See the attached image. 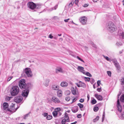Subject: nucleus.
<instances>
[{
    "mask_svg": "<svg viewBox=\"0 0 124 124\" xmlns=\"http://www.w3.org/2000/svg\"><path fill=\"white\" fill-rule=\"evenodd\" d=\"M70 93V92L69 90H67L65 92V94L66 95H69Z\"/></svg>",
    "mask_w": 124,
    "mask_h": 124,
    "instance_id": "7c9ffc66",
    "label": "nucleus"
},
{
    "mask_svg": "<svg viewBox=\"0 0 124 124\" xmlns=\"http://www.w3.org/2000/svg\"><path fill=\"white\" fill-rule=\"evenodd\" d=\"M70 20V19L68 18L66 19H64V21L65 22H68V21Z\"/></svg>",
    "mask_w": 124,
    "mask_h": 124,
    "instance_id": "0e129e2a",
    "label": "nucleus"
},
{
    "mask_svg": "<svg viewBox=\"0 0 124 124\" xmlns=\"http://www.w3.org/2000/svg\"><path fill=\"white\" fill-rule=\"evenodd\" d=\"M57 95L59 97H61L62 95V91L60 90H59L57 92Z\"/></svg>",
    "mask_w": 124,
    "mask_h": 124,
    "instance_id": "aec40b11",
    "label": "nucleus"
},
{
    "mask_svg": "<svg viewBox=\"0 0 124 124\" xmlns=\"http://www.w3.org/2000/svg\"><path fill=\"white\" fill-rule=\"evenodd\" d=\"M68 83L64 81L62 82L61 84V86L63 87H65L68 85Z\"/></svg>",
    "mask_w": 124,
    "mask_h": 124,
    "instance_id": "2eb2a0df",
    "label": "nucleus"
},
{
    "mask_svg": "<svg viewBox=\"0 0 124 124\" xmlns=\"http://www.w3.org/2000/svg\"><path fill=\"white\" fill-rule=\"evenodd\" d=\"M97 84L98 86H100V84H101V81L100 80H98L97 81Z\"/></svg>",
    "mask_w": 124,
    "mask_h": 124,
    "instance_id": "6e6d98bb",
    "label": "nucleus"
},
{
    "mask_svg": "<svg viewBox=\"0 0 124 124\" xmlns=\"http://www.w3.org/2000/svg\"><path fill=\"white\" fill-rule=\"evenodd\" d=\"M77 58L79 60L82 61V62H83L84 63L85 62L83 60H82L81 58H79V57H78V56H77Z\"/></svg>",
    "mask_w": 124,
    "mask_h": 124,
    "instance_id": "49530a36",
    "label": "nucleus"
},
{
    "mask_svg": "<svg viewBox=\"0 0 124 124\" xmlns=\"http://www.w3.org/2000/svg\"><path fill=\"white\" fill-rule=\"evenodd\" d=\"M64 117L67 120L66 121L67 122H69L70 121L69 117L68 116V114L66 113L65 112V114Z\"/></svg>",
    "mask_w": 124,
    "mask_h": 124,
    "instance_id": "5701e85b",
    "label": "nucleus"
},
{
    "mask_svg": "<svg viewBox=\"0 0 124 124\" xmlns=\"http://www.w3.org/2000/svg\"><path fill=\"white\" fill-rule=\"evenodd\" d=\"M29 88H26L23 89L24 90L23 91L21 94L23 96L25 97H27L29 92Z\"/></svg>",
    "mask_w": 124,
    "mask_h": 124,
    "instance_id": "0eeeda50",
    "label": "nucleus"
},
{
    "mask_svg": "<svg viewBox=\"0 0 124 124\" xmlns=\"http://www.w3.org/2000/svg\"><path fill=\"white\" fill-rule=\"evenodd\" d=\"M85 81H89L90 80V78L89 77H85Z\"/></svg>",
    "mask_w": 124,
    "mask_h": 124,
    "instance_id": "473e14b6",
    "label": "nucleus"
},
{
    "mask_svg": "<svg viewBox=\"0 0 124 124\" xmlns=\"http://www.w3.org/2000/svg\"><path fill=\"white\" fill-rule=\"evenodd\" d=\"M87 17L85 16H83L79 18V20L82 25H85L87 24Z\"/></svg>",
    "mask_w": 124,
    "mask_h": 124,
    "instance_id": "423d86ee",
    "label": "nucleus"
},
{
    "mask_svg": "<svg viewBox=\"0 0 124 124\" xmlns=\"http://www.w3.org/2000/svg\"><path fill=\"white\" fill-rule=\"evenodd\" d=\"M97 91L98 92H100L101 91V88H98L97 90Z\"/></svg>",
    "mask_w": 124,
    "mask_h": 124,
    "instance_id": "bf43d9fd",
    "label": "nucleus"
},
{
    "mask_svg": "<svg viewBox=\"0 0 124 124\" xmlns=\"http://www.w3.org/2000/svg\"><path fill=\"white\" fill-rule=\"evenodd\" d=\"M71 92L72 94L74 95H75L76 94V90L73 88Z\"/></svg>",
    "mask_w": 124,
    "mask_h": 124,
    "instance_id": "2f4dec72",
    "label": "nucleus"
},
{
    "mask_svg": "<svg viewBox=\"0 0 124 124\" xmlns=\"http://www.w3.org/2000/svg\"><path fill=\"white\" fill-rule=\"evenodd\" d=\"M99 108L97 107H94L93 108V110L95 112L99 110Z\"/></svg>",
    "mask_w": 124,
    "mask_h": 124,
    "instance_id": "e433bc0d",
    "label": "nucleus"
},
{
    "mask_svg": "<svg viewBox=\"0 0 124 124\" xmlns=\"http://www.w3.org/2000/svg\"><path fill=\"white\" fill-rule=\"evenodd\" d=\"M85 74L89 77H91L92 76V75L88 72H87L86 73L85 72Z\"/></svg>",
    "mask_w": 124,
    "mask_h": 124,
    "instance_id": "58836bf2",
    "label": "nucleus"
},
{
    "mask_svg": "<svg viewBox=\"0 0 124 124\" xmlns=\"http://www.w3.org/2000/svg\"><path fill=\"white\" fill-rule=\"evenodd\" d=\"M74 3V2L73 3H72V2H71L69 4L68 6L69 7H72V6H73V4Z\"/></svg>",
    "mask_w": 124,
    "mask_h": 124,
    "instance_id": "09e8293b",
    "label": "nucleus"
},
{
    "mask_svg": "<svg viewBox=\"0 0 124 124\" xmlns=\"http://www.w3.org/2000/svg\"><path fill=\"white\" fill-rule=\"evenodd\" d=\"M78 70L84 74H85V71L84 70V68L82 67L79 66L77 68Z\"/></svg>",
    "mask_w": 124,
    "mask_h": 124,
    "instance_id": "f8f14e48",
    "label": "nucleus"
},
{
    "mask_svg": "<svg viewBox=\"0 0 124 124\" xmlns=\"http://www.w3.org/2000/svg\"><path fill=\"white\" fill-rule=\"evenodd\" d=\"M120 100L121 101L124 102V94L121 96Z\"/></svg>",
    "mask_w": 124,
    "mask_h": 124,
    "instance_id": "c85d7f7f",
    "label": "nucleus"
},
{
    "mask_svg": "<svg viewBox=\"0 0 124 124\" xmlns=\"http://www.w3.org/2000/svg\"><path fill=\"white\" fill-rule=\"evenodd\" d=\"M81 87H82L83 88L85 87V83H83L82 82H81Z\"/></svg>",
    "mask_w": 124,
    "mask_h": 124,
    "instance_id": "ea45409f",
    "label": "nucleus"
},
{
    "mask_svg": "<svg viewBox=\"0 0 124 124\" xmlns=\"http://www.w3.org/2000/svg\"><path fill=\"white\" fill-rule=\"evenodd\" d=\"M81 82L80 81L78 83H76V84L78 87H81Z\"/></svg>",
    "mask_w": 124,
    "mask_h": 124,
    "instance_id": "cd10ccee",
    "label": "nucleus"
},
{
    "mask_svg": "<svg viewBox=\"0 0 124 124\" xmlns=\"http://www.w3.org/2000/svg\"><path fill=\"white\" fill-rule=\"evenodd\" d=\"M12 98V97H9L8 96H7L5 99V100L6 101H8L10 100V99Z\"/></svg>",
    "mask_w": 124,
    "mask_h": 124,
    "instance_id": "a878e982",
    "label": "nucleus"
},
{
    "mask_svg": "<svg viewBox=\"0 0 124 124\" xmlns=\"http://www.w3.org/2000/svg\"><path fill=\"white\" fill-rule=\"evenodd\" d=\"M57 113V115L58 116H60L62 114V113L60 112L59 111H58Z\"/></svg>",
    "mask_w": 124,
    "mask_h": 124,
    "instance_id": "4d7b16f0",
    "label": "nucleus"
},
{
    "mask_svg": "<svg viewBox=\"0 0 124 124\" xmlns=\"http://www.w3.org/2000/svg\"><path fill=\"white\" fill-rule=\"evenodd\" d=\"M107 27L108 29L111 32L115 31L116 29V26L112 22H110L108 23Z\"/></svg>",
    "mask_w": 124,
    "mask_h": 124,
    "instance_id": "7ed1b4c3",
    "label": "nucleus"
},
{
    "mask_svg": "<svg viewBox=\"0 0 124 124\" xmlns=\"http://www.w3.org/2000/svg\"><path fill=\"white\" fill-rule=\"evenodd\" d=\"M52 100L55 103H59L60 102L59 99L55 96H53L52 97Z\"/></svg>",
    "mask_w": 124,
    "mask_h": 124,
    "instance_id": "9b49d317",
    "label": "nucleus"
},
{
    "mask_svg": "<svg viewBox=\"0 0 124 124\" xmlns=\"http://www.w3.org/2000/svg\"><path fill=\"white\" fill-rule=\"evenodd\" d=\"M107 73L109 76V77L111 76V73L110 71H108L107 72Z\"/></svg>",
    "mask_w": 124,
    "mask_h": 124,
    "instance_id": "de8ad7c7",
    "label": "nucleus"
},
{
    "mask_svg": "<svg viewBox=\"0 0 124 124\" xmlns=\"http://www.w3.org/2000/svg\"><path fill=\"white\" fill-rule=\"evenodd\" d=\"M49 82V79H46L44 82V85L46 86H47L48 85Z\"/></svg>",
    "mask_w": 124,
    "mask_h": 124,
    "instance_id": "412c9836",
    "label": "nucleus"
},
{
    "mask_svg": "<svg viewBox=\"0 0 124 124\" xmlns=\"http://www.w3.org/2000/svg\"><path fill=\"white\" fill-rule=\"evenodd\" d=\"M116 45L118 46H120L122 45V44L121 43L117 42L116 44Z\"/></svg>",
    "mask_w": 124,
    "mask_h": 124,
    "instance_id": "a19ab883",
    "label": "nucleus"
},
{
    "mask_svg": "<svg viewBox=\"0 0 124 124\" xmlns=\"http://www.w3.org/2000/svg\"><path fill=\"white\" fill-rule=\"evenodd\" d=\"M105 118V116H102V122L104 120Z\"/></svg>",
    "mask_w": 124,
    "mask_h": 124,
    "instance_id": "774afa93",
    "label": "nucleus"
},
{
    "mask_svg": "<svg viewBox=\"0 0 124 124\" xmlns=\"http://www.w3.org/2000/svg\"><path fill=\"white\" fill-rule=\"evenodd\" d=\"M27 5L28 8L31 10L34 9L36 7V4L32 2H28Z\"/></svg>",
    "mask_w": 124,
    "mask_h": 124,
    "instance_id": "39448f33",
    "label": "nucleus"
},
{
    "mask_svg": "<svg viewBox=\"0 0 124 124\" xmlns=\"http://www.w3.org/2000/svg\"><path fill=\"white\" fill-rule=\"evenodd\" d=\"M81 117V114H79L77 116V117L78 118H80Z\"/></svg>",
    "mask_w": 124,
    "mask_h": 124,
    "instance_id": "052dcab7",
    "label": "nucleus"
},
{
    "mask_svg": "<svg viewBox=\"0 0 124 124\" xmlns=\"http://www.w3.org/2000/svg\"><path fill=\"white\" fill-rule=\"evenodd\" d=\"M99 116H97L96 118V119L98 121L99 119Z\"/></svg>",
    "mask_w": 124,
    "mask_h": 124,
    "instance_id": "338daca9",
    "label": "nucleus"
},
{
    "mask_svg": "<svg viewBox=\"0 0 124 124\" xmlns=\"http://www.w3.org/2000/svg\"><path fill=\"white\" fill-rule=\"evenodd\" d=\"M57 6H58L57 5H56L54 7V8L53 7V8H50L49 9H48L47 10L48 11L50 12V11H52L54 9V10H56L57 8Z\"/></svg>",
    "mask_w": 124,
    "mask_h": 124,
    "instance_id": "b1692460",
    "label": "nucleus"
},
{
    "mask_svg": "<svg viewBox=\"0 0 124 124\" xmlns=\"http://www.w3.org/2000/svg\"><path fill=\"white\" fill-rule=\"evenodd\" d=\"M88 5H89L88 4H84V5L83 6L84 7H88Z\"/></svg>",
    "mask_w": 124,
    "mask_h": 124,
    "instance_id": "e2e57ef3",
    "label": "nucleus"
},
{
    "mask_svg": "<svg viewBox=\"0 0 124 124\" xmlns=\"http://www.w3.org/2000/svg\"><path fill=\"white\" fill-rule=\"evenodd\" d=\"M49 37L50 39H52L53 38V36L51 34L49 35Z\"/></svg>",
    "mask_w": 124,
    "mask_h": 124,
    "instance_id": "680f3d73",
    "label": "nucleus"
},
{
    "mask_svg": "<svg viewBox=\"0 0 124 124\" xmlns=\"http://www.w3.org/2000/svg\"><path fill=\"white\" fill-rule=\"evenodd\" d=\"M52 88L54 90H57L59 88V86L58 85H52Z\"/></svg>",
    "mask_w": 124,
    "mask_h": 124,
    "instance_id": "a211bd4d",
    "label": "nucleus"
},
{
    "mask_svg": "<svg viewBox=\"0 0 124 124\" xmlns=\"http://www.w3.org/2000/svg\"><path fill=\"white\" fill-rule=\"evenodd\" d=\"M13 77V76H11L8 78L7 79V81H10L12 78Z\"/></svg>",
    "mask_w": 124,
    "mask_h": 124,
    "instance_id": "603ef678",
    "label": "nucleus"
},
{
    "mask_svg": "<svg viewBox=\"0 0 124 124\" xmlns=\"http://www.w3.org/2000/svg\"><path fill=\"white\" fill-rule=\"evenodd\" d=\"M27 76L29 77H31L32 76L31 71L30 68H26L24 71Z\"/></svg>",
    "mask_w": 124,
    "mask_h": 124,
    "instance_id": "20e7f679",
    "label": "nucleus"
},
{
    "mask_svg": "<svg viewBox=\"0 0 124 124\" xmlns=\"http://www.w3.org/2000/svg\"><path fill=\"white\" fill-rule=\"evenodd\" d=\"M70 99V97L69 96H67L65 97V100L67 101H69Z\"/></svg>",
    "mask_w": 124,
    "mask_h": 124,
    "instance_id": "37998d69",
    "label": "nucleus"
},
{
    "mask_svg": "<svg viewBox=\"0 0 124 124\" xmlns=\"http://www.w3.org/2000/svg\"><path fill=\"white\" fill-rule=\"evenodd\" d=\"M23 99V97L21 96L15 97L14 98V101L18 103L20 102Z\"/></svg>",
    "mask_w": 124,
    "mask_h": 124,
    "instance_id": "1a4fd4ad",
    "label": "nucleus"
},
{
    "mask_svg": "<svg viewBox=\"0 0 124 124\" xmlns=\"http://www.w3.org/2000/svg\"><path fill=\"white\" fill-rule=\"evenodd\" d=\"M8 104L7 103H4L3 105V109L6 111H8L10 112H12V110H11L10 109L8 108Z\"/></svg>",
    "mask_w": 124,
    "mask_h": 124,
    "instance_id": "6e6552de",
    "label": "nucleus"
},
{
    "mask_svg": "<svg viewBox=\"0 0 124 124\" xmlns=\"http://www.w3.org/2000/svg\"><path fill=\"white\" fill-rule=\"evenodd\" d=\"M121 85H124V78H122L121 79Z\"/></svg>",
    "mask_w": 124,
    "mask_h": 124,
    "instance_id": "4c0bfd02",
    "label": "nucleus"
},
{
    "mask_svg": "<svg viewBox=\"0 0 124 124\" xmlns=\"http://www.w3.org/2000/svg\"><path fill=\"white\" fill-rule=\"evenodd\" d=\"M78 105L79 106L80 108H82L83 107V105L80 103H78Z\"/></svg>",
    "mask_w": 124,
    "mask_h": 124,
    "instance_id": "f704fd0d",
    "label": "nucleus"
},
{
    "mask_svg": "<svg viewBox=\"0 0 124 124\" xmlns=\"http://www.w3.org/2000/svg\"><path fill=\"white\" fill-rule=\"evenodd\" d=\"M91 44L92 45V46L93 47L95 48H97L96 45L93 43V42H91Z\"/></svg>",
    "mask_w": 124,
    "mask_h": 124,
    "instance_id": "79ce46f5",
    "label": "nucleus"
},
{
    "mask_svg": "<svg viewBox=\"0 0 124 124\" xmlns=\"http://www.w3.org/2000/svg\"><path fill=\"white\" fill-rule=\"evenodd\" d=\"M84 99H80L79 101L81 103H82L84 102Z\"/></svg>",
    "mask_w": 124,
    "mask_h": 124,
    "instance_id": "5fc2aeb1",
    "label": "nucleus"
},
{
    "mask_svg": "<svg viewBox=\"0 0 124 124\" xmlns=\"http://www.w3.org/2000/svg\"><path fill=\"white\" fill-rule=\"evenodd\" d=\"M118 35L120 38L123 39L124 37V33L121 30H119L118 32Z\"/></svg>",
    "mask_w": 124,
    "mask_h": 124,
    "instance_id": "9d476101",
    "label": "nucleus"
},
{
    "mask_svg": "<svg viewBox=\"0 0 124 124\" xmlns=\"http://www.w3.org/2000/svg\"><path fill=\"white\" fill-rule=\"evenodd\" d=\"M42 115L44 117H46L48 115V113H44L42 114Z\"/></svg>",
    "mask_w": 124,
    "mask_h": 124,
    "instance_id": "3c124183",
    "label": "nucleus"
},
{
    "mask_svg": "<svg viewBox=\"0 0 124 124\" xmlns=\"http://www.w3.org/2000/svg\"><path fill=\"white\" fill-rule=\"evenodd\" d=\"M78 107L77 106L74 107L72 109V110L74 113L78 111Z\"/></svg>",
    "mask_w": 124,
    "mask_h": 124,
    "instance_id": "6ab92c4d",
    "label": "nucleus"
},
{
    "mask_svg": "<svg viewBox=\"0 0 124 124\" xmlns=\"http://www.w3.org/2000/svg\"><path fill=\"white\" fill-rule=\"evenodd\" d=\"M57 112L56 111H54L53 112V115L55 117H56L57 116Z\"/></svg>",
    "mask_w": 124,
    "mask_h": 124,
    "instance_id": "393cba45",
    "label": "nucleus"
},
{
    "mask_svg": "<svg viewBox=\"0 0 124 124\" xmlns=\"http://www.w3.org/2000/svg\"><path fill=\"white\" fill-rule=\"evenodd\" d=\"M52 116L51 115H47L46 117V119L47 120H50L52 118Z\"/></svg>",
    "mask_w": 124,
    "mask_h": 124,
    "instance_id": "bb28decb",
    "label": "nucleus"
},
{
    "mask_svg": "<svg viewBox=\"0 0 124 124\" xmlns=\"http://www.w3.org/2000/svg\"><path fill=\"white\" fill-rule=\"evenodd\" d=\"M116 68L117 70H119L120 69V67L119 63L117 62V63L114 65Z\"/></svg>",
    "mask_w": 124,
    "mask_h": 124,
    "instance_id": "4be33fe9",
    "label": "nucleus"
},
{
    "mask_svg": "<svg viewBox=\"0 0 124 124\" xmlns=\"http://www.w3.org/2000/svg\"><path fill=\"white\" fill-rule=\"evenodd\" d=\"M117 105L118 110L120 112H121L122 111L121 107L120 104L119 99H118L117 101Z\"/></svg>",
    "mask_w": 124,
    "mask_h": 124,
    "instance_id": "ddd939ff",
    "label": "nucleus"
},
{
    "mask_svg": "<svg viewBox=\"0 0 124 124\" xmlns=\"http://www.w3.org/2000/svg\"><path fill=\"white\" fill-rule=\"evenodd\" d=\"M25 81L24 79H22L19 82V86L21 89L29 88L30 85L29 84H26Z\"/></svg>",
    "mask_w": 124,
    "mask_h": 124,
    "instance_id": "f257e3e1",
    "label": "nucleus"
},
{
    "mask_svg": "<svg viewBox=\"0 0 124 124\" xmlns=\"http://www.w3.org/2000/svg\"><path fill=\"white\" fill-rule=\"evenodd\" d=\"M19 91L18 86H14L12 87L10 90V93L11 96H15L17 95Z\"/></svg>",
    "mask_w": 124,
    "mask_h": 124,
    "instance_id": "f03ea898",
    "label": "nucleus"
},
{
    "mask_svg": "<svg viewBox=\"0 0 124 124\" xmlns=\"http://www.w3.org/2000/svg\"><path fill=\"white\" fill-rule=\"evenodd\" d=\"M67 120L66 119L64 118V119H63L62 121V124H65V122H67L66 121Z\"/></svg>",
    "mask_w": 124,
    "mask_h": 124,
    "instance_id": "72a5a7b5",
    "label": "nucleus"
},
{
    "mask_svg": "<svg viewBox=\"0 0 124 124\" xmlns=\"http://www.w3.org/2000/svg\"><path fill=\"white\" fill-rule=\"evenodd\" d=\"M94 82H95V80H94V79L93 78H91V81H90L91 83L92 84L93 83H94Z\"/></svg>",
    "mask_w": 124,
    "mask_h": 124,
    "instance_id": "8fccbe9b",
    "label": "nucleus"
},
{
    "mask_svg": "<svg viewBox=\"0 0 124 124\" xmlns=\"http://www.w3.org/2000/svg\"><path fill=\"white\" fill-rule=\"evenodd\" d=\"M75 3L76 5H77L78 2V0H75Z\"/></svg>",
    "mask_w": 124,
    "mask_h": 124,
    "instance_id": "69168bd1",
    "label": "nucleus"
},
{
    "mask_svg": "<svg viewBox=\"0 0 124 124\" xmlns=\"http://www.w3.org/2000/svg\"><path fill=\"white\" fill-rule=\"evenodd\" d=\"M56 111L58 112V111H60L61 110V109L60 108H57L55 109Z\"/></svg>",
    "mask_w": 124,
    "mask_h": 124,
    "instance_id": "864d4df0",
    "label": "nucleus"
},
{
    "mask_svg": "<svg viewBox=\"0 0 124 124\" xmlns=\"http://www.w3.org/2000/svg\"><path fill=\"white\" fill-rule=\"evenodd\" d=\"M30 113H28V114L25 115L24 116V117H23L24 119H26L27 118V117L29 115V114Z\"/></svg>",
    "mask_w": 124,
    "mask_h": 124,
    "instance_id": "a18cd8bd",
    "label": "nucleus"
},
{
    "mask_svg": "<svg viewBox=\"0 0 124 124\" xmlns=\"http://www.w3.org/2000/svg\"><path fill=\"white\" fill-rule=\"evenodd\" d=\"M104 57L108 61H109L110 62H111V61L110 60V59L108 58L107 56H105L104 55H103Z\"/></svg>",
    "mask_w": 124,
    "mask_h": 124,
    "instance_id": "c9c22d12",
    "label": "nucleus"
},
{
    "mask_svg": "<svg viewBox=\"0 0 124 124\" xmlns=\"http://www.w3.org/2000/svg\"><path fill=\"white\" fill-rule=\"evenodd\" d=\"M15 105L14 104H12V105H11V107L9 109L11 110H12V112H13L16 111L17 110L18 108H16L15 109H15Z\"/></svg>",
    "mask_w": 124,
    "mask_h": 124,
    "instance_id": "f3484780",
    "label": "nucleus"
},
{
    "mask_svg": "<svg viewBox=\"0 0 124 124\" xmlns=\"http://www.w3.org/2000/svg\"><path fill=\"white\" fill-rule=\"evenodd\" d=\"M55 71L56 73H62L63 72V69L61 67H57L55 69Z\"/></svg>",
    "mask_w": 124,
    "mask_h": 124,
    "instance_id": "4468645a",
    "label": "nucleus"
},
{
    "mask_svg": "<svg viewBox=\"0 0 124 124\" xmlns=\"http://www.w3.org/2000/svg\"><path fill=\"white\" fill-rule=\"evenodd\" d=\"M96 101L94 99H93L92 101V103L93 104H95L96 103Z\"/></svg>",
    "mask_w": 124,
    "mask_h": 124,
    "instance_id": "c03bdc74",
    "label": "nucleus"
},
{
    "mask_svg": "<svg viewBox=\"0 0 124 124\" xmlns=\"http://www.w3.org/2000/svg\"><path fill=\"white\" fill-rule=\"evenodd\" d=\"M77 100V99H76V98H75L72 100V102L71 103H72L73 102H74L76 100Z\"/></svg>",
    "mask_w": 124,
    "mask_h": 124,
    "instance_id": "13d9d810",
    "label": "nucleus"
},
{
    "mask_svg": "<svg viewBox=\"0 0 124 124\" xmlns=\"http://www.w3.org/2000/svg\"><path fill=\"white\" fill-rule=\"evenodd\" d=\"M111 61L114 63V65L118 62L117 60L116 59H113Z\"/></svg>",
    "mask_w": 124,
    "mask_h": 124,
    "instance_id": "c756f323",
    "label": "nucleus"
},
{
    "mask_svg": "<svg viewBox=\"0 0 124 124\" xmlns=\"http://www.w3.org/2000/svg\"><path fill=\"white\" fill-rule=\"evenodd\" d=\"M95 96L96 98L99 100L101 101L103 99L101 95H99L97 94H95Z\"/></svg>",
    "mask_w": 124,
    "mask_h": 124,
    "instance_id": "dca6fc26",
    "label": "nucleus"
}]
</instances>
